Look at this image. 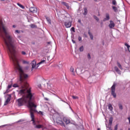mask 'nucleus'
<instances>
[{
    "mask_svg": "<svg viewBox=\"0 0 130 130\" xmlns=\"http://www.w3.org/2000/svg\"><path fill=\"white\" fill-rule=\"evenodd\" d=\"M51 44V42H48V44Z\"/></svg>",
    "mask_w": 130,
    "mask_h": 130,
    "instance_id": "nucleus-53",
    "label": "nucleus"
},
{
    "mask_svg": "<svg viewBox=\"0 0 130 130\" xmlns=\"http://www.w3.org/2000/svg\"><path fill=\"white\" fill-rule=\"evenodd\" d=\"M72 42L73 43H76V42L74 40H72Z\"/></svg>",
    "mask_w": 130,
    "mask_h": 130,
    "instance_id": "nucleus-47",
    "label": "nucleus"
},
{
    "mask_svg": "<svg viewBox=\"0 0 130 130\" xmlns=\"http://www.w3.org/2000/svg\"><path fill=\"white\" fill-rule=\"evenodd\" d=\"M118 127V125L116 124L115 127H114V130H117V128Z\"/></svg>",
    "mask_w": 130,
    "mask_h": 130,
    "instance_id": "nucleus-38",
    "label": "nucleus"
},
{
    "mask_svg": "<svg viewBox=\"0 0 130 130\" xmlns=\"http://www.w3.org/2000/svg\"><path fill=\"white\" fill-rule=\"evenodd\" d=\"M73 99H79V97L75 95H72Z\"/></svg>",
    "mask_w": 130,
    "mask_h": 130,
    "instance_id": "nucleus-35",
    "label": "nucleus"
},
{
    "mask_svg": "<svg viewBox=\"0 0 130 130\" xmlns=\"http://www.w3.org/2000/svg\"><path fill=\"white\" fill-rule=\"evenodd\" d=\"M44 62H45V60H42L38 63V65L40 66V64H42V63H44Z\"/></svg>",
    "mask_w": 130,
    "mask_h": 130,
    "instance_id": "nucleus-26",
    "label": "nucleus"
},
{
    "mask_svg": "<svg viewBox=\"0 0 130 130\" xmlns=\"http://www.w3.org/2000/svg\"><path fill=\"white\" fill-rule=\"evenodd\" d=\"M113 120V118L112 117H110L109 118V124L110 125H111L112 124V121Z\"/></svg>",
    "mask_w": 130,
    "mask_h": 130,
    "instance_id": "nucleus-18",
    "label": "nucleus"
},
{
    "mask_svg": "<svg viewBox=\"0 0 130 130\" xmlns=\"http://www.w3.org/2000/svg\"><path fill=\"white\" fill-rule=\"evenodd\" d=\"M109 20H110V16L109 15V13H106V18H105L103 19V21L104 22H106V21H109Z\"/></svg>",
    "mask_w": 130,
    "mask_h": 130,
    "instance_id": "nucleus-10",
    "label": "nucleus"
},
{
    "mask_svg": "<svg viewBox=\"0 0 130 130\" xmlns=\"http://www.w3.org/2000/svg\"><path fill=\"white\" fill-rule=\"evenodd\" d=\"M2 28L4 31V33L5 34L6 38L4 36H2V37L5 41V43L7 47L8 53L9 55L10 58L12 60L16 70L19 72V79L18 82L20 83H23L25 79L28 78V75L24 74V71L22 67L19 64V61L16 57V50H15V46L14 45V43L12 40V37L8 35V32H7V29L4 26H2Z\"/></svg>",
    "mask_w": 130,
    "mask_h": 130,
    "instance_id": "nucleus-1",
    "label": "nucleus"
},
{
    "mask_svg": "<svg viewBox=\"0 0 130 130\" xmlns=\"http://www.w3.org/2000/svg\"><path fill=\"white\" fill-rule=\"evenodd\" d=\"M98 0H94V2H97Z\"/></svg>",
    "mask_w": 130,
    "mask_h": 130,
    "instance_id": "nucleus-59",
    "label": "nucleus"
},
{
    "mask_svg": "<svg viewBox=\"0 0 130 130\" xmlns=\"http://www.w3.org/2000/svg\"><path fill=\"white\" fill-rule=\"evenodd\" d=\"M2 32V27L0 26V33Z\"/></svg>",
    "mask_w": 130,
    "mask_h": 130,
    "instance_id": "nucleus-52",
    "label": "nucleus"
},
{
    "mask_svg": "<svg viewBox=\"0 0 130 130\" xmlns=\"http://www.w3.org/2000/svg\"><path fill=\"white\" fill-rule=\"evenodd\" d=\"M29 90H31L30 89H22L20 90L19 92V93L20 94V95H25L26 93H28L27 91H29Z\"/></svg>",
    "mask_w": 130,
    "mask_h": 130,
    "instance_id": "nucleus-6",
    "label": "nucleus"
},
{
    "mask_svg": "<svg viewBox=\"0 0 130 130\" xmlns=\"http://www.w3.org/2000/svg\"><path fill=\"white\" fill-rule=\"evenodd\" d=\"M17 6H19L21 8V9H22V10H24V9H25V7H24V6L22 5L20 3H17Z\"/></svg>",
    "mask_w": 130,
    "mask_h": 130,
    "instance_id": "nucleus-21",
    "label": "nucleus"
},
{
    "mask_svg": "<svg viewBox=\"0 0 130 130\" xmlns=\"http://www.w3.org/2000/svg\"><path fill=\"white\" fill-rule=\"evenodd\" d=\"M35 127L36 128H41L42 125H36Z\"/></svg>",
    "mask_w": 130,
    "mask_h": 130,
    "instance_id": "nucleus-33",
    "label": "nucleus"
},
{
    "mask_svg": "<svg viewBox=\"0 0 130 130\" xmlns=\"http://www.w3.org/2000/svg\"><path fill=\"white\" fill-rule=\"evenodd\" d=\"M63 121L66 123V124H69L71 122V120L66 117H63Z\"/></svg>",
    "mask_w": 130,
    "mask_h": 130,
    "instance_id": "nucleus-9",
    "label": "nucleus"
},
{
    "mask_svg": "<svg viewBox=\"0 0 130 130\" xmlns=\"http://www.w3.org/2000/svg\"><path fill=\"white\" fill-rule=\"evenodd\" d=\"M128 130H130V128H128Z\"/></svg>",
    "mask_w": 130,
    "mask_h": 130,
    "instance_id": "nucleus-62",
    "label": "nucleus"
},
{
    "mask_svg": "<svg viewBox=\"0 0 130 130\" xmlns=\"http://www.w3.org/2000/svg\"><path fill=\"white\" fill-rule=\"evenodd\" d=\"M93 18L94 19H95V20H96V21H99V18L97 16L94 15Z\"/></svg>",
    "mask_w": 130,
    "mask_h": 130,
    "instance_id": "nucleus-34",
    "label": "nucleus"
},
{
    "mask_svg": "<svg viewBox=\"0 0 130 130\" xmlns=\"http://www.w3.org/2000/svg\"><path fill=\"white\" fill-rule=\"evenodd\" d=\"M56 122L57 123H58V124H60L61 126H66V124H64V123H63V122L61 120V118L60 117H58L56 119Z\"/></svg>",
    "mask_w": 130,
    "mask_h": 130,
    "instance_id": "nucleus-4",
    "label": "nucleus"
},
{
    "mask_svg": "<svg viewBox=\"0 0 130 130\" xmlns=\"http://www.w3.org/2000/svg\"><path fill=\"white\" fill-rule=\"evenodd\" d=\"M29 12H30V13H33L34 14H37V8L36 7H31L29 8Z\"/></svg>",
    "mask_w": 130,
    "mask_h": 130,
    "instance_id": "nucleus-7",
    "label": "nucleus"
},
{
    "mask_svg": "<svg viewBox=\"0 0 130 130\" xmlns=\"http://www.w3.org/2000/svg\"><path fill=\"white\" fill-rule=\"evenodd\" d=\"M20 121H21V120H19L18 121V122H20Z\"/></svg>",
    "mask_w": 130,
    "mask_h": 130,
    "instance_id": "nucleus-57",
    "label": "nucleus"
},
{
    "mask_svg": "<svg viewBox=\"0 0 130 130\" xmlns=\"http://www.w3.org/2000/svg\"><path fill=\"white\" fill-rule=\"evenodd\" d=\"M115 26V24H114V22L112 20H111L109 25V28H110V29H112V28H114Z\"/></svg>",
    "mask_w": 130,
    "mask_h": 130,
    "instance_id": "nucleus-11",
    "label": "nucleus"
},
{
    "mask_svg": "<svg viewBox=\"0 0 130 130\" xmlns=\"http://www.w3.org/2000/svg\"><path fill=\"white\" fill-rule=\"evenodd\" d=\"M120 130H123L122 129H120Z\"/></svg>",
    "mask_w": 130,
    "mask_h": 130,
    "instance_id": "nucleus-63",
    "label": "nucleus"
},
{
    "mask_svg": "<svg viewBox=\"0 0 130 130\" xmlns=\"http://www.w3.org/2000/svg\"><path fill=\"white\" fill-rule=\"evenodd\" d=\"M6 126V125H2V126H0L4 127V126Z\"/></svg>",
    "mask_w": 130,
    "mask_h": 130,
    "instance_id": "nucleus-55",
    "label": "nucleus"
},
{
    "mask_svg": "<svg viewBox=\"0 0 130 130\" xmlns=\"http://www.w3.org/2000/svg\"><path fill=\"white\" fill-rule=\"evenodd\" d=\"M98 130H101L100 128H98Z\"/></svg>",
    "mask_w": 130,
    "mask_h": 130,
    "instance_id": "nucleus-58",
    "label": "nucleus"
},
{
    "mask_svg": "<svg viewBox=\"0 0 130 130\" xmlns=\"http://www.w3.org/2000/svg\"><path fill=\"white\" fill-rule=\"evenodd\" d=\"M112 4L114 6H116V5H117V3H116V1H115V0H113L112 2Z\"/></svg>",
    "mask_w": 130,
    "mask_h": 130,
    "instance_id": "nucleus-28",
    "label": "nucleus"
},
{
    "mask_svg": "<svg viewBox=\"0 0 130 130\" xmlns=\"http://www.w3.org/2000/svg\"><path fill=\"white\" fill-rule=\"evenodd\" d=\"M61 4L64 5L65 7H66L67 9L68 10H70L71 9V7H70V6L69 5V3L64 2H62Z\"/></svg>",
    "mask_w": 130,
    "mask_h": 130,
    "instance_id": "nucleus-12",
    "label": "nucleus"
},
{
    "mask_svg": "<svg viewBox=\"0 0 130 130\" xmlns=\"http://www.w3.org/2000/svg\"><path fill=\"white\" fill-rule=\"evenodd\" d=\"M30 27H31V28H36V27H37V26L35 24H31Z\"/></svg>",
    "mask_w": 130,
    "mask_h": 130,
    "instance_id": "nucleus-30",
    "label": "nucleus"
},
{
    "mask_svg": "<svg viewBox=\"0 0 130 130\" xmlns=\"http://www.w3.org/2000/svg\"><path fill=\"white\" fill-rule=\"evenodd\" d=\"M87 58H88V59H91V55H90V53H88V54H87Z\"/></svg>",
    "mask_w": 130,
    "mask_h": 130,
    "instance_id": "nucleus-37",
    "label": "nucleus"
},
{
    "mask_svg": "<svg viewBox=\"0 0 130 130\" xmlns=\"http://www.w3.org/2000/svg\"><path fill=\"white\" fill-rule=\"evenodd\" d=\"M32 44H33L34 45V44H35V43L34 42V43H32Z\"/></svg>",
    "mask_w": 130,
    "mask_h": 130,
    "instance_id": "nucleus-56",
    "label": "nucleus"
},
{
    "mask_svg": "<svg viewBox=\"0 0 130 130\" xmlns=\"http://www.w3.org/2000/svg\"><path fill=\"white\" fill-rule=\"evenodd\" d=\"M114 70L115 71V72H116V73H117V74H118L119 75H121V71H120V70H119V69H118V68L117 67H114Z\"/></svg>",
    "mask_w": 130,
    "mask_h": 130,
    "instance_id": "nucleus-13",
    "label": "nucleus"
},
{
    "mask_svg": "<svg viewBox=\"0 0 130 130\" xmlns=\"http://www.w3.org/2000/svg\"><path fill=\"white\" fill-rule=\"evenodd\" d=\"M87 81L89 84H92L93 83V77H89L87 78Z\"/></svg>",
    "mask_w": 130,
    "mask_h": 130,
    "instance_id": "nucleus-15",
    "label": "nucleus"
},
{
    "mask_svg": "<svg viewBox=\"0 0 130 130\" xmlns=\"http://www.w3.org/2000/svg\"><path fill=\"white\" fill-rule=\"evenodd\" d=\"M39 112L40 114H41V115H43V112H42V111H40Z\"/></svg>",
    "mask_w": 130,
    "mask_h": 130,
    "instance_id": "nucleus-46",
    "label": "nucleus"
},
{
    "mask_svg": "<svg viewBox=\"0 0 130 130\" xmlns=\"http://www.w3.org/2000/svg\"><path fill=\"white\" fill-rule=\"evenodd\" d=\"M116 86V84L114 83L111 89V95L113 96L114 98H116V93H115V86Z\"/></svg>",
    "mask_w": 130,
    "mask_h": 130,
    "instance_id": "nucleus-3",
    "label": "nucleus"
},
{
    "mask_svg": "<svg viewBox=\"0 0 130 130\" xmlns=\"http://www.w3.org/2000/svg\"><path fill=\"white\" fill-rule=\"evenodd\" d=\"M84 12L83 13L84 16H86L87 14H88V10H87V8H84Z\"/></svg>",
    "mask_w": 130,
    "mask_h": 130,
    "instance_id": "nucleus-20",
    "label": "nucleus"
},
{
    "mask_svg": "<svg viewBox=\"0 0 130 130\" xmlns=\"http://www.w3.org/2000/svg\"><path fill=\"white\" fill-rule=\"evenodd\" d=\"M13 28H16V25H13Z\"/></svg>",
    "mask_w": 130,
    "mask_h": 130,
    "instance_id": "nucleus-51",
    "label": "nucleus"
},
{
    "mask_svg": "<svg viewBox=\"0 0 130 130\" xmlns=\"http://www.w3.org/2000/svg\"><path fill=\"white\" fill-rule=\"evenodd\" d=\"M78 23H82V22L81 21V20H78Z\"/></svg>",
    "mask_w": 130,
    "mask_h": 130,
    "instance_id": "nucleus-49",
    "label": "nucleus"
},
{
    "mask_svg": "<svg viewBox=\"0 0 130 130\" xmlns=\"http://www.w3.org/2000/svg\"><path fill=\"white\" fill-rule=\"evenodd\" d=\"M11 98H12V95L8 94L7 99L4 103V105H8V104H9V103L11 101Z\"/></svg>",
    "mask_w": 130,
    "mask_h": 130,
    "instance_id": "nucleus-5",
    "label": "nucleus"
},
{
    "mask_svg": "<svg viewBox=\"0 0 130 130\" xmlns=\"http://www.w3.org/2000/svg\"><path fill=\"white\" fill-rule=\"evenodd\" d=\"M101 26H102H102L103 25V22H101Z\"/></svg>",
    "mask_w": 130,
    "mask_h": 130,
    "instance_id": "nucleus-50",
    "label": "nucleus"
},
{
    "mask_svg": "<svg viewBox=\"0 0 130 130\" xmlns=\"http://www.w3.org/2000/svg\"><path fill=\"white\" fill-rule=\"evenodd\" d=\"M74 83H75V85H77V86L80 85V82H79V81H76H76L74 80Z\"/></svg>",
    "mask_w": 130,
    "mask_h": 130,
    "instance_id": "nucleus-31",
    "label": "nucleus"
},
{
    "mask_svg": "<svg viewBox=\"0 0 130 130\" xmlns=\"http://www.w3.org/2000/svg\"><path fill=\"white\" fill-rule=\"evenodd\" d=\"M13 87L14 88H18V87H19V86L18 85V84L15 83L13 84Z\"/></svg>",
    "mask_w": 130,
    "mask_h": 130,
    "instance_id": "nucleus-29",
    "label": "nucleus"
},
{
    "mask_svg": "<svg viewBox=\"0 0 130 130\" xmlns=\"http://www.w3.org/2000/svg\"><path fill=\"white\" fill-rule=\"evenodd\" d=\"M79 51H80V52H82V51H84V46H82L79 48Z\"/></svg>",
    "mask_w": 130,
    "mask_h": 130,
    "instance_id": "nucleus-25",
    "label": "nucleus"
},
{
    "mask_svg": "<svg viewBox=\"0 0 130 130\" xmlns=\"http://www.w3.org/2000/svg\"><path fill=\"white\" fill-rule=\"evenodd\" d=\"M44 100H46V101H48V100H49L47 98H45Z\"/></svg>",
    "mask_w": 130,
    "mask_h": 130,
    "instance_id": "nucleus-44",
    "label": "nucleus"
},
{
    "mask_svg": "<svg viewBox=\"0 0 130 130\" xmlns=\"http://www.w3.org/2000/svg\"><path fill=\"white\" fill-rule=\"evenodd\" d=\"M103 45H104V43H103Z\"/></svg>",
    "mask_w": 130,
    "mask_h": 130,
    "instance_id": "nucleus-61",
    "label": "nucleus"
},
{
    "mask_svg": "<svg viewBox=\"0 0 130 130\" xmlns=\"http://www.w3.org/2000/svg\"><path fill=\"white\" fill-rule=\"evenodd\" d=\"M111 130H112V129H111Z\"/></svg>",
    "mask_w": 130,
    "mask_h": 130,
    "instance_id": "nucleus-64",
    "label": "nucleus"
},
{
    "mask_svg": "<svg viewBox=\"0 0 130 130\" xmlns=\"http://www.w3.org/2000/svg\"><path fill=\"white\" fill-rule=\"evenodd\" d=\"M58 98H59V99H60L61 101H62V102H64V103H66V104H68L69 105V103L66 102V101L62 100V99H60V98L58 96Z\"/></svg>",
    "mask_w": 130,
    "mask_h": 130,
    "instance_id": "nucleus-32",
    "label": "nucleus"
},
{
    "mask_svg": "<svg viewBox=\"0 0 130 130\" xmlns=\"http://www.w3.org/2000/svg\"><path fill=\"white\" fill-rule=\"evenodd\" d=\"M112 9L114 12H115V13H117L118 12V10H117V7L115 6H112Z\"/></svg>",
    "mask_w": 130,
    "mask_h": 130,
    "instance_id": "nucleus-19",
    "label": "nucleus"
},
{
    "mask_svg": "<svg viewBox=\"0 0 130 130\" xmlns=\"http://www.w3.org/2000/svg\"><path fill=\"white\" fill-rule=\"evenodd\" d=\"M108 109H109L110 111H112L113 110V107H112V105H111V104H109L108 105Z\"/></svg>",
    "mask_w": 130,
    "mask_h": 130,
    "instance_id": "nucleus-17",
    "label": "nucleus"
},
{
    "mask_svg": "<svg viewBox=\"0 0 130 130\" xmlns=\"http://www.w3.org/2000/svg\"><path fill=\"white\" fill-rule=\"evenodd\" d=\"M12 88V85H9L8 86V89H11Z\"/></svg>",
    "mask_w": 130,
    "mask_h": 130,
    "instance_id": "nucleus-42",
    "label": "nucleus"
},
{
    "mask_svg": "<svg viewBox=\"0 0 130 130\" xmlns=\"http://www.w3.org/2000/svg\"><path fill=\"white\" fill-rule=\"evenodd\" d=\"M46 20L48 22V23L49 24H50V25H51V20L49 19V17H46Z\"/></svg>",
    "mask_w": 130,
    "mask_h": 130,
    "instance_id": "nucleus-24",
    "label": "nucleus"
},
{
    "mask_svg": "<svg viewBox=\"0 0 130 130\" xmlns=\"http://www.w3.org/2000/svg\"><path fill=\"white\" fill-rule=\"evenodd\" d=\"M69 82L70 83V84H71V85H74V84H73V83H72V82H70V81H69Z\"/></svg>",
    "mask_w": 130,
    "mask_h": 130,
    "instance_id": "nucleus-54",
    "label": "nucleus"
},
{
    "mask_svg": "<svg viewBox=\"0 0 130 130\" xmlns=\"http://www.w3.org/2000/svg\"><path fill=\"white\" fill-rule=\"evenodd\" d=\"M21 53L23 54V55H25L26 54V52H25V51H22Z\"/></svg>",
    "mask_w": 130,
    "mask_h": 130,
    "instance_id": "nucleus-43",
    "label": "nucleus"
},
{
    "mask_svg": "<svg viewBox=\"0 0 130 130\" xmlns=\"http://www.w3.org/2000/svg\"><path fill=\"white\" fill-rule=\"evenodd\" d=\"M64 26L67 28H71L72 27V21H67L64 22Z\"/></svg>",
    "mask_w": 130,
    "mask_h": 130,
    "instance_id": "nucleus-8",
    "label": "nucleus"
},
{
    "mask_svg": "<svg viewBox=\"0 0 130 130\" xmlns=\"http://www.w3.org/2000/svg\"><path fill=\"white\" fill-rule=\"evenodd\" d=\"M21 32L19 30H15V33H18V34H20Z\"/></svg>",
    "mask_w": 130,
    "mask_h": 130,
    "instance_id": "nucleus-39",
    "label": "nucleus"
},
{
    "mask_svg": "<svg viewBox=\"0 0 130 130\" xmlns=\"http://www.w3.org/2000/svg\"><path fill=\"white\" fill-rule=\"evenodd\" d=\"M25 70H29V67L27 66L25 68Z\"/></svg>",
    "mask_w": 130,
    "mask_h": 130,
    "instance_id": "nucleus-45",
    "label": "nucleus"
},
{
    "mask_svg": "<svg viewBox=\"0 0 130 130\" xmlns=\"http://www.w3.org/2000/svg\"><path fill=\"white\" fill-rule=\"evenodd\" d=\"M118 106L120 110H122V109H123V107H122V105H121V104H119Z\"/></svg>",
    "mask_w": 130,
    "mask_h": 130,
    "instance_id": "nucleus-27",
    "label": "nucleus"
},
{
    "mask_svg": "<svg viewBox=\"0 0 130 130\" xmlns=\"http://www.w3.org/2000/svg\"><path fill=\"white\" fill-rule=\"evenodd\" d=\"M117 66L120 70H123L122 66H121V64H120V63L119 62H117Z\"/></svg>",
    "mask_w": 130,
    "mask_h": 130,
    "instance_id": "nucleus-22",
    "label": "nucleus"
},
{
    "mask_svg": "<svg viewBox=\"0 0 130 130\" xmlns=\"http://www.w3.org/2000/svg\"><path fill=\"white\" fill-rule=\"evenodd\" d=\"M71 31H72V32H76V31L75 30V27H72L71 28Z\"/></svg>",
    "mask_w": 130,
    "mask_h": 130,
    "instance_id": "nucleus-36",
    "label": "nucleus"
},
{
    "mask_svg": "<svg viewBox=\"0 0 130 130\" xmlns=\"http://www.w3.org/2000/svg\"><path fill=\"white\" fill-rule=\"evenodd\" d=\"M127 119L129 120V123H130V117L127 118Z\"/></svg>",
    "mask_w": 130,
    "mask_h": 130,
    "instance_id": "nucleus-48",
    "label": "nucleus"
},
{
    "mask_svg": "<svg viewBox=\"0 0 130 130\" xmlns=\"http://www.w3.org/2000/svg\"><path fill=\"white\" fill-rule=\"evenodd\" d=\"M70 72H72V75L73 76H75V72H74V67H71V68H70Z\"/></svg>",
    "mask_w": 130,
    "mask_h": 130,
    "instance_id": "nucleus-23",
    "label": "nucleus"
},
{
    "mask_svg": "<svg viewBox=\"0 0 130 130\" xmlns=\"http://www.w3.org/2000/svg\"><path fill=\"white\" fill-rule=\"evenodd\" d=\"M23 63H24V64H28V63H29V62H28L27 61H25V60H24L23 61Z\"/></svg>",
    "mask_w": 130,
    "mask_h": 130,
    "instance_id": "nucleus-41",
    "label": "nucleus"
},
{
    "mask_svg": "<svg viewBox=\"0 0 130 130\" xmlns=\"http://www.w3.org/2000/svg\"><path fill=\"white\" fill-rule=\"evenodd\" d=\"M88 35H89L91 40H93V35L92 34V33H91V32L90 31V30H88Z\"/></svg>",
    "mask_w": 130,
    "mask_h": 130,
    "instance_id": "nucleus-16",
    "label": "nucleus"
},
{
    "mask_svg": "<svg viewBox=\"0 0 130 130\" xmlns=\"http://www.w3.org/2000/svg\"><path fill=\"white\" fill-rule=\"evenodd\" d=\"M31 69H36V61L34 60L31 63Z\"/></svg>",
    "mask_w": 130,
    "mask_h": 130,
    "instance_id": "nucleus-14",
    "label": "nucleus"
},
{
    "mask_svg": "<svg viewBox=\"0 0 130 130\" xmlns=\"http://www.w3.org/2000/svg\"><path fill=\"white\" fill-rule=\"evenodd\" d=\"M27 92V96L18 99L16 101L18 106H23L24 104L28 103V107L30 108L29 112L31 121H32V124L35 125V116H34V112H37V110L36 109L37 106L32 102L34 100V93L31 92V90H28Z\"/></svg>",
    "mask_w": 130,
    "mask_h": 130,
    "instance_id": "nucleus-2",
    "label": "nucleus"
},
{
    "mask_svg": "<svg viewBox=\"0 0 130 130\" xmlns=\"http://www.w3.org/2000/svg\"><path fill=\"white\" fill-rule=\"evenodd\" d=\"M78 41H82V37H78Z\"/></svg>",
    "mask_w": 130,
    "mask_h": 130,
    "instance_id": "nucleus-40",
    "label": "nucleus"
},
{
    "mask_svg": "<svg viewBox=\"0 0 130 130\" xmlns=\"http://www.w3.org/2000/svg\"><path fill=\"white\" fill-rule=\"evenodd\" d=\"M1 1H2V2H4L5 0H1Z\"/></svg>",
    "mask_w": 130,
    "mask_h": 130,
    "instance_id": "nucleus-60",
    "label": "nucleus"
}]
</instances>
